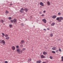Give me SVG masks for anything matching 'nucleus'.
Returning <instances> with one entry per match:
<instances>
[{
  "mask_svg": "<svg viewBox=\"0 0 63 63\" xmlns=\"http://www.w3.org/2000/svg\"><path fill=\"white\" fill-rule=\"evenodd\" d=\"M43 30H46L45 29H44Z\"/></svg>",
  "mask_w": 63,
  "mask_h": 63,
  "instance_id": "obj_43",
  "label": "nucleus"
},
{
  "mask_svg": "<svg viewBox=\"0 0 63 63\" xmlns=\"http://www.w3.org/2000/svg\"><path fill=\"white\" fill-rule=\"evenodd\" d=\"M10 21L11 22H14V20H11Z\"/></svg>",
  "mask_w": 63,
  "mask_h": 63,
  "instance_id": "obj_32",
  "label": "nucleus"
},
{
  "mask_svg": "<svg viewBox=\"0 0 63 63\" xmlns=\"http://www.w3.org/2000/svg\"><path fill=\"white\" fill-rule=\"evenodd\" d=\"M0 43L1 44H2V41H1V40H0Z\"/></svg>",
  "mask_w": 63,
  "mask_h": 63,
  "instance_id": "obj_39",
  "label": "nucleus"
},
{
  "mask_svg": "<svg viewBox=\"0 0 63 63\" xmlns=\"http://www.w3.org/2000/svg\"><path fill=\"white\" fill-rule=\"evenodd\" d=\"M41 62V61H37L36 62L37 63H40Z\"/></svg>",
  "mask_w": 63,
  "mask_h": 63,
  "instance_id": "obj_17",
  "label": "nucleus"
},
{
  "mask_svg": "<svg viewBox=\"0 0 63 63\" xmlns=\"http://www.w3.org/2000/svg\"><path fill=\"white\" fill-rule=\"evenodd\" d=\"M42 21L45 23H47V21L46 20V19H42Z\"/></svg>",
  "mask_w": 63,
  "mask_h": 63,
  "instance_id": "obj_5",
  "label": "nucleus"
},
{
  "mask_svg": "<svg viewBox=\"0 0 63 63\" xmlns=\"http://www.w3.org/2000/svg\"><path fill=\"white\" fill-rule=\"evenodd\" d=\"M46 12V11H43V13H45Z\"/></svg>",
  "mask_w": 63,
  "mask_h": 63,
  "instance_id": "obj_41",
  "label": "nucleus"
},
{
  "mask_svg": "<svg viewBox=\"0 0 63 63\" xmlns=\"http://www.w3.org/2000/svg\"><path fill=\"white\" fill-rule=\"evenodd\" d=\"M13 26V25H9V27L10 28H11V27H12Z\"/></svg>",
  "mask_w": 63,
  "mask_h": 63,
  "instance_id": "obj_21",
  "label": "nucleus"
},
{
  "mask_svg": "<svg viewBox=\"0 0 63 63\" xmlns=\"http://www.w3.org/2000/svg\"><path fill=\"white\" fill-rule=\"evenodd\" d=\"M16 48H18L19 47V46H16Z\"/></svg>",
  "mask_w": 63,
  "mask_h": 63,
  "instance_id": "obj_34",
  "label": "nucleus"
},
{
  "mask_svg": "<svg viewBox=\"0 0 63 63\" xmlns=\"http://www.w3.org/2000/svg\"><path fill=\"white\" fill-rule=\"evenodd\" d=\"M41 16H44V14H42V15H41Z\"/></svg>",
  "mask_w": 63,
  "mask_h": 63,
  "instance_id": "obj_36",
  "label": "nucleus"
},
{
  "mask_svg": "<svg viewBox=\"0 0 63 63\" xmlns=\"http://www.w3.org/2000/svg\"><path fill=\"white\" fill-rule=\"evenodd\" d=\"M24 41L23 40H22L21 42V44H24Z\"/></svg>",
  "mask_w": 63,
  "mask_h": 63,
  "instance_id": "obj_7",
  "label": "nucleus"
},
{
  "mask_svg": "<svg viewBox=\"0 0 63 63\" xmlns=\"http://www.w3.org/2000/svg\"><path fill=\"white\" fill-rule=\"evenodd\" d=\"M28 61L29 62H30V61H31V59H29L28 60Z\"/></svg>",
  "mask_w": 63,
  "mask_h": 63,
  "instance_id": "obj_23",
  "label": "nucleus"
},
{
  "mask_svg": "<svg viewBox=\"0 0 63 63\" xmlns=\"http://www.w3.org/2000/svg\"><path fill=\"white\" fill-rule=\"evenodd\" d=\"M40 57L42 58H45V56L43 55H41V56Z\"/></svg>",
  "mask_w": 63,
  "mask_h": 63,
  "instance_id": "obj_6",
  "label": "nucleus"
},
{
  "mask_svg": "<svg viewBox=\"0 0 63 63\" xmlns=\"http://www.w3.org/2000/svg\"><path fill=\"white\" fill-rule=\"evenodd\" d=\"M5 39L6 40H9V37H6L5 38Z\"/></svg>",
  "mask_w": 63,
  "mask_h": 63,
  "instance_id": "obj_24",
  "label": "nucleus"
},
{
  "mask_svg": "<svg viewBox=\"0 0 63 63\" xmlns=\"http://www.w3.org/2000/svg\"><path fill=\"white\" fill-rule=\"evenodd\" d=\"M1 42L3 44H5V41L4 40H3L1 41Z\"/></svg>",
  "mask_w": 63,
  "mask_h": 63,
  "instance_id": "obj_11",
  "label": "nucleus"
},
{
  "mask_svg": "<svg viewBox=\"0 0 63 63\" xmlns=\"http://www.w3.org/2000/svg\"><path fill=\"white\" fill-rule=\"evenodd\" d=\"M25 50H26V48H23L22 49V50H23V51H24Z\"/></svg>",
  "mask_w": 63,
  "mask_h": 63,
  "instance_id": "obj_19",
  "label": "nucleus"
},
{
  "mask_svg": "<svg viewBox=\"0 0 63 63\" xmlns=\"http://www.w3.org/2000/svg\"><path fill=\"white\" fill-rule=\"evenodd\" d=\"M62 61H63V56H62L61 57Z\"/></svg>",
  "mask_w": 63,
  "mask_h": 63,
  "instance_id": "obj_31",
  "label": "nucleus"
},
{
  "mask_svg": "<svg viewBox=\"0 0 63 63\" xmlns=\"http://www.w3.org/2000/svg\"><path fill=\"white\" fill-rule=\"evenodd\" d=\"M16 51L17 52H18V53L19 54H20V52H21V53H22L23 52V51H22V50H20V49L19 48L17 49L16 50Z\"/></svg>",
  "mask_w": 63,
  "mask_h": 63,
  "instance_id": "obj_1",
  "label": "nucleus"
},
{
  "mask_svg": "<svg viewBox=\"0 0 63 63\" xmlns=\"http://www.w3.org/2000/svg\"><path fill=\"white\" fill-rule=\"evenodd\" d=\"M5 37H8V34H6L5 35Z\"/></svg>",
  "mask_w": 63,
  "mask_h": 63,
  "instance_id": "obj_22",
  "label": "nucleus"
},
{
  "mask_svg": "<svg viewBox=\"0 0 63 63\" xmlns=\"http://www.w3.org/2000/svg\"><path fill=\"white\" fill-rule=\"evenodd\" d=\"M24 10L26 11V12H27V11H28V9L27 8H25L24 9Z\"/></svg>",
  "mask_w": 63,
  "mask_h": 63,
  "instance_id": "obj_13",
  "label": "nucleus"
},
{
  "mask_svg": "<svg viewBox=\"0 0 63 63\" xmlns=\"http://www.w3.org/2000/svg\"><path fill=\"white\" fill-rule=\"evenodd\" d=\"M12 18H11V17H9L8 18L10 20H11V19H12Z\"/></svg>",
  "mask_w": 63,
  "mask_h": 63,
  "instance_id": "obj_28",
  "label": "nucleus"
},
{
  "mask_svg": "<svg viewBox=\"0 0 63 63\" xmlns=\"http://www.w3.org/2000/svg\"><path fill=\"white\" fill-rule=\"evenodd\" d=\"M52 36H53V34H52V33L50 34V37H52Z\"/></svg>",
  "mask_w": 63,
  "mask_h": 63,
  "instance_id": "obj_15",
  "label": "nucleus"
},
{
  "mask_svg": "<svg viewBox=\"0 0 63 63\" xmlns=\"http://www.w3.org/2000/svg\"><path fill=\"white\" fill-rule=\"evenodd\" d=\"M0 22H2V23H3V22H4V21L2 20H0Z\"/></svg>",
  "mask_w": 63,
  "mask_h": 63,
  "instance_id": "obj_30",
  "label": "nucleus"
},
{
  "mask_svg": "<svg viewBox=\"0 0 63 63\" xmlns=\"http://www.w3.org/2000/svg\"><path fill=\"white\" fill-rule=\"evenodd\" d=\"M52 18H55V16H53L52 17Z\"/></svg>",
  "mask_w": 63,
  "mask_h": 63,
  "instance_id": "obj_25",
  "label": "nucleus"
},
{
  "mask_svg": "<svg viewBox=\"0 0 63 63\" xmlns=\"http://www.w3.org/2000/svg\"><path fill=\"white\" fill-rule=\"evenodd\" d=\"M52 52L53 53H55V51H52Z\"/></svg>",
  "mask_w": 63,
  "mask_h": 63,
  "instance_id": "obj_29",
  "label": "nucleus"
},
{
  "mask_svg": "<svg viewBox=\"0 0 63 63\" xmlns=\"http://www.w3.org/2000/svg\"><path fill=\"white\" fill-rule=\"evenodd\" d=\"M56 17V16H55V17Z\"/></svg>",
  "mask_w": 63,
  "mask_h": 63,
  "instance_id": "obj_46",
  "label": "nucleus"
},
{
  "mask_svg": "<svg viewBox=\"0 0 63 63\" xmlns=\"http://www.w3.org/2000/svg\"><path fill=\"white\" fill-rule=\"evenodd\" d=\"M20 47H23V45H21L20 46Z\"/></svg>",
  "mask_w": 63,
  "mask_h": 63,
  "instance_id": "obj_40",
  "label": "nucleus"
},
{
  "mask_svg": "<svg viewBox=\"0 0 63 63\" xmlns=\"http://www.w3.org/2000/svg\"><path fill=\"white\" fill-rule=\"evenodd\" d=\"M5 13L6 14H8L9 13V12H8L7 10H6Z\"/></svg>",
  "mask_w": 63,
  "mask_h": 63,
  "instance_id": "obj_16",
  "label": "nucleus"
},
{
  "mask_svg": "<svg viewBox=\"0 0 63 63\" xmlns=\"http://www.w3.org/2000/svg\"><path fill=\"white\" fill-rule=\"evenodd\" d=\"M59 51L60 52H61V50L60 49H59Z\"/></svg>",
  "mask_w": 63,
  "mask_h": 63,
  "instance_id": "obj_35",
  "label": "nucleus"
},
{
  "mask_svg": "<svg viewBox=\"0 0 63 63\" xmlns=\"http://www.w3.org/2000/svg\"><path fill=\"white\" fill-rule=\"evenodd\" d=\"M43 54L44 55H47V53L46 52H44Z\"/></svg>",
  "mask_w": 63,
  "mask_h": 63,
  "instance_id": "obj_9",
  "label": "nucleus"
},
{
  "mask_svg": "<svg viewBox=\"0 0 63 63\" xmlns=\"http://www.w3.org/2000/svg\"><path fill=\"white\" fill-rule=\"evenodd\" d=\"M39 14H41V12H39Z\"/></svg>",
  "mask_w": 63,
  "mask_h": 63,
  "instance_id": "obj_44",
  "label": "nucleus"
},
{
  "mask_svg": "<svg viewBox=\"0 0 63 63\" xmlns=\"http://www.w3.org/2000/svg\"><path fill=\"white\" fill-rule=\"evenodd\" d=\"M10 5H13V4H10Z\"/></svg>",
  "mask_w": 63,
  "mask_h": 63,
  "instance_id": "obj_45",
  "label": "nucleus"
},
{
  "mask_svg": "<svg viewBox=\"0 0 63 63\" xmlns=\"http://www.w3.org/2000/svg\"><path fill=\"white\" fill-rule=\"evenodd\" d=\"M12 48L13 50H15V47L14 46L12 47Z\"/></svg>",
  "mask_w": 63,
  "mask_h": 63,
  "instance_id": "obj_12",
  "label": "nucleus"
},
{
  "mask_svg": "<svg viewBox=\"0 0 63 63\" xmlns=\"http://www.w3.org/2000/svg\"><path fill=\"white\" fill-rule=\"evenodd\" d=\"M2 37H4V36L5 35V34H4V33H2Z\"/></svg>",
  "mask_w": 63,
  "mask_h": 63,
  "instance_id": "obj_18",
  "label": "nucleus"
},
{
  "mask_svg": "<svg viewBox=\"0 0 63 63\" xmlns=\"http://www.w3.org/2000/svg\"><path fill=\"white\" fill-rule=\"evenodd\" d=\"M47 30H49V28H47Z\"/></svg>",
  "mask_w": 63,
  "mask_h": 63,
  "instance_id": "obj_42",
  "label": "nucleus"
},
{
  "mask_svg": "<svg viewBox=\"0 0 63 63\" xmlns=\"http://www.w3.org/2000/svg\"><path fill=\"white\" fill-rule=\"evenodd\" d=\"M56 19L57 20H58V21H59V17H57L56 18Z\"/></svg>",
  "mask_w": 63,
  "mask_h": 63,
  "instance_id": "obj_20",
  "label": "nucleus"
},
{
  "mask_svg": "<svg viewBox=\"0 0 63 63\" xmlns=\"http://www.w3.org/2000/svg\"><path fill=\"white\" fill-rule=\"evenodd\" d=\"M47 4L48 6H49L50 5V2L49 1H47Z\"/></svg>",
  "mask_w": 63,
  "mask_h": 63,
  "instance_id": "obj_10",
  "label": "nucleus"
},
{
  "mask_svg": "<svg viewBox=\"0 0 63 63\" xmlns=\"http://www.w3.org/2000/svg\"><path fill=\"white\" fill-rule=\"evenodd\" d=\"M21 25H22V26H24V24H22V23L21 24Z\"/></svg>",
  "mask_w": 63,
  "mask_h": 63,
  "instance_id": "obj_37",
  "label": "nucleus"
},
{
  "mask_svg": "<svg viewBox=\"0 0 63 63\" xmlns=\"http://www.w3.org/2000/svg\"><path fill=\"white\" fill-rule=\"evenodd\" d=\"M40 6H44V3L43 2H41L40 3Z\"/></svg>",
  "mask_w": 63,
  "mask_h": 63,
  "instance_id": "obj_4",
  "label": "nucleus"
},
{
  "mask_svg": "<svg viewBox=\"0 0 63 63\" xmlns=\"http://www.w3.org/2000/svg\"><path fill=\"white\" fill-rule=\"evenodd\" d=\"M51 59H52V58H53V57L51 56H50L49 57Z\"/></svg>",
  "mask_w": 63,
  "mask_h": 63,
  "instance_id": "obj_26",
  "label": "nucleus"
},
{
  "mask_svg": "<svg viewBox=\"0 0 63 63\" xmlns=\"http://www.w3.org/2000/svg\"><path fill=\"white\" fill-rule=\"evenodd\" d=\"M52 49L53 50H55V47H53L52 48Z\"/></svg>",
  "mask_w": 63,
  "mask_h": 63,
  "instance_id": "obj_27",
  "label": "nucleus"
},
{
  "mask_svg": "<svg viewBox=\"0 0 63 63\" xmlns=\"http://www.w3.org/2000/svg\"><path fill=\"white\" fill-rule=\"evenodd\" d=\"M58 15H61V13H59L58 14Z\"/></svg>",
  "mask_w": 63,
  "mask_h": 63,
  "instance_id": "obj_33",
  "label": "nucleus"
},
{
  "mask_svg": "<svg viewBox=\"0 0 63 63\" xmlns=\"http://www.w3.org/2000/svg\"><path fill=\"white\" fill-rule=\"evenodd\" d=\"M24 11V9L23 8H22L21 10L19 11L20 12H21V13H23V11Z\"/></svg>",
  "mask_w": 63,
  "mask_h": 63,
  "instance_id": "obj_3",
  "label": "nucleus"
},
{
  "mask_svg": "<svg viewBox=\"0 0 63 63\" xmlns=\"http://www.w3.org/2000/svg\"><path fill=\"white\" fill-rule=\"evenodd\" d=\"M13 20L14 23H16L17 22V20L16 19H14Z\"/></svg>",
  "mask_w": 63,
  "mask_h": 63,
  "instance_id": "obj_8",
  "label": "nucleus"
},
{
  "mask_svg": "<svg viewBox=\"0 0 63 63\" xmlns=\"http://www.w3.org/2000/svg\"><path fill=\"white\" fill-rule=\"evenodd\" d=\"M5 63H8V61H5Z\"/></svg>",
  "mask_w": 63,
  "mask_h": 63,
  "instance_id": "obj_38",
  "label": "nucleus"
},
{
  "mask_svg": "<svg viewBox=\"0 0 63 63\" xmlns=\"http://www.w3.org/2000/svg\"><path fill=\"white\" fill-rule=\"evenodd\" d=\"M55 25V23H53L51 24V26H53L54 25Z\"/></svg>",
  "mask_w": 63,
  "mask_h": 63,
  "instance_id": "obj_14",
  "label": "nucleus"
},
{
  "mask_svg": "<svg viewBox=\"0 0 63 63\" xmlns=\"http://www.w3.org/2000/svg\"><path fill=\"white\" fill-rule=\"evenodd\" d=\"M63 19V17H59V22H61V20H62Z\"/></svg>",
  "mask_w": 63,
  "mask_h": 63,
  "instance_id": "obj_2",
  "label": "nucleus"
}]
</instances>
